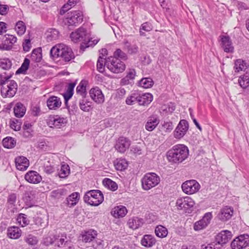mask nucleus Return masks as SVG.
<instances>
[{
    "label": "nucleus",
    "mask_w": 249,
    "mask_h": 249,
    "mask_svg": "<svg viewBox=\"0 0 249 249\" xmlns=\"http://www.w3.org/2000/svg\"><path fill=\"white\" fill-rule=\"evenodd\" d=\"M44 243L46 246L52 245L55 242V234L50 235L44 238Z\"/></svg>",
    "instance_id": "63"
},
{
    "label": "nucleus",
    "mask_w": 249,
    "mask_h": 249,
    "mask_svg": "<svg viewBox=\"0 0 249 249\" xmlns=\"http://www.w3.org/2000/svg\"><path fill=\"white\" fill-rule=\"evenodd\" d=\"M154 82L151 78H142L139 83L140 86L144 88L147 89L151 88L153 85Z\"/></svg>",
    "instance_id": "45"
},
{
    "label": "nucleus",
    "mask_w": 249,
    "mask_h": 249,
    "mask_svg": "<svg viewBox=\"0 0 249 249\" xmlns=\"http://www.w3.org/2000/svg\"><path fill=\"white\" fill-rule=\"evenodd\" d=\"M103 184L106 187L112 191L116 190L118 188L117 183L108 178H106L103 180Z\"/></svg>",
    "instance_id": "47"
},
{
    "label": "nucleus",
    "mask_w": 249,
    "mask_h": 249,
    "mask_svg": "<svg viewBox=\"0 0 249 249\" xmlns=\"http://www.w3.org/2000/svg\"><path fill=\"white\" fill-rule=\"evenodd\" d=\"M153 100V95L149 93H142L139 92L138 103L141 106L149 104Z\"/></svg>",
    "instance_id": "25"
},
{
    "label": "nucleus",
    "mask_w": 249,
    "mask_h": 249,
    "mask_svg": "<svg viewBox=\"0 0 249 249\" xmlns=\"http://www.w3.org/2000/svg\"><path fill=\"white\" fill-rule=\"evenodd\" d=\"M79 106L81 110L84 111H89L91 109L90 103L85 99H82L79 102Z\"/></svg>",
    "instance_id": "55"
},
{
    "label": "nucleus",
    "mask_w": 249,
    "mask_h": 249,
    "mask_svg": "<svg viewBox=\"0 0 249 249\" xmlns=\"http://www.w3.org/2000/svg\"><path fill=\"white\" fill-rule=\"evenodd\" d=\"M34 192L33 191H28L25 192L23 199L27 207H31L34 205L33 201L34 198Z\"/></svg>",
    "instance_id": "32"
},
{
    "label": "nucleus",
    "mask_w": 249,
    "mask_h": 249,
    "mask_svg": "<svg viewBox=\"0 0 249 249\" xmlns=\"http://www.w3.org/2000/svg\"><path fill=\"white\" fill-rule=\"evenodd\" d=\"M238 83L241 88L247 89L249 86V73H246L239 77Z\"/></svg>",
    "instance_id": "34"
},
{
    "label": "nucleus",
    "mask_w": 249,
    "mask_h": 249,
    "mask_svg": "<svg viewBox=\"0 0 249 249\" xmlns=\"http://www.w3.org/2000/svg\"><path fill=\"white\" fill-rule=\"evenodd\" d=\"M12 65L11 61L8 58H3L0 60V67L3 70L10 69Z\"/></svg>",
    "instance_id": "54"
},
{
    "label": "nucleus",
    "mask_w": 249,
    "mask_h": 249,
    "mask_svg": "<svg viewBox=\"0 0 249 249\" xmlns=\"http://www.w3.org/2000/svg\"><path fill=\"white\" fill-rule=\"evenodd\" d=\"M78 1L79 0H69L68 2L65 4L60 9V14L64 15L68 10L75 5Z\"/></svg>",
    "instance_id": "40"
},
{
    "label": "nucleus",
    "mask_w": 249,
    "mask_h": 249,
    "mask_svg": "<svg viewBox=\"0 0 249 249\" xmlns=\"http://www.w3.org/2000/svg\"><path fill=\"white\" fill-rule=\"evenodd\" d=\"M156 235L160 238H164L168 234L167 229L161 225L157 226L155 230Z\"/></svg>",
    "instance_id": "39"
},
{
    "label": "nucleus",
    "mask_w": 249,
    "mask_h": 249,
    "mask_svg": "<svg viewBox=\"0 0 249 249\" xmlns=\"http://www.w3.org/2000/svg\"><path fill=\"white\" fill-rule=\"evenodd\" d=\"M10 77L11 76L5 77L3 84L1 85L0 92L4 98L13 97L17 91L18 85L15 81L9 80Z\"/></svg>",
    "instance_id": "5"
},
{
    "label": "nucleus",
    "mask_w": 249,
    "mask_h": 249,
    "mask_svg": "<svg viewBox=\"0 0 249 249\" xmlns=\"http://www.w3.org/2000/svg\"><path fill=\"white\" fill-rule=\"evenodd\" d=\"M221 46L224 51L226 53H232L234 47L230 37L229 36H223L221 37Z\"/></svg>",
    "instance_id": "21"
},
{
    "label": "nucleus",
    "mask_w": 249,
    "mask_h": 249,
    "mask_svg": "<svg viewBox=\"0 0 249 249\" xmlns=\"http://www.w3.org/2000/svg\"><path fill=\"white\" fill-rule=\"evenodd\" d=\"M67 236L66 234H61V235L55 234V245L59 248L64 247L65 242L67 241Z\"/></svg>",
    "instance_id": "36"
},
{
    "label": "nucleus",
    "mask_w": 249,
    "mask_h": 249,
    "mask_svg": "<svg viewBox=\"0 0 249 249\" xmlns=\"http://www.w3.org/2000/svg\"><path fill=\"white\" fill-rule=\"evenodd\" d=\"M189 155L188 147L183 144L175 145L167 153V159L174 163L182 162Z\"/></svg>",
    "instance_id": "2"
},
{
    "label": "nucleus",
    "mask_w": 249,
    "mask_h": 249,
    "mask_svg": "<svg viewBox=\"0 0 249 249\" xmlns=\"http://www.w3.org/2000/svg\"><path fill=\"white\" fill-rule=\"evenodd\" d=\"M92 246L94 249H103L104 247L103 241L100 239L93 240L92 242Z\"/></svg>",
    "instance_id": "62"
},
{
    "label": "nucleus",
    "mask_w": 249,
    "mask_h": 249,
    "mask_svg": "<svg viewBox=\"0 0 249 249\" xmlns=\"http://www.w3.org/2000/svg\"><path fill=\"white\" fill-rule=\"evenodd\" d=\"M55 168L51 164L49 161H47L44 165V172L48 174H51L54 172Z\"/></svg>",
    "instance_id": "59"
},
{
    "label": "nucleus",
    "mask_w": 249,
    "mask_h": 249,
    "mask_svg": "<svg viewBox=\"0 0 249 249\" xmlns=\"http://www.w3.org/2000/svg\"><path fill=\"white\" fill-rule=\"evenodd\" d=\"M79 194L77 192L72 193L67 198V204L69 207L75 205L79 200Z\"/></svg>",
    "instance_id": "33"
},
{
    "label": "nucleus",
    "mask_w": 249,
    "mask_h": 249,
    "mask_svg": "<svg viewBox=\"0 0 249 249\" xmlns=\"http://www.w3.org/2000/svg\"><path fill=\"white\" fill-rule=\"evenodd\" d=\"M181 188L184 193L188 195H192L199 190L200 185L196 180L192 179L187 180L183 183Z\"/></svg>",
    "instance_id": "11"
},
{
    "label": "nucleus",
    "mask_w": 249,
    "mask_h": 249,
    "mask_svg": "<svg viewBox=\"0 0 249 249\" xmlns=\"http://www.w3.org/2000/svg\"><path fill=\"white\" fill-rule=\"evenodd\" d=\"M17 199V195L15 193H11L7 198V203L11 205L15 206Z\"/></svg>",
    "instance_id": "60"
},
{
    "label": "nucleus",
    "mask_w": 249,
    "mask_h": 249,
    "mask_svg": "<svg viewBox=\"0 0 249 249\" xmlns=\"http://www.w3.org/2000/svg\"><path fill=\"white\" fill-rule=\"evenodd\" d=\"M114 166L117 170L123 171L127 167L128 163L124 159H117L114 162Z\"/></svg>",
    "instance_id": "42"
},
{
    "label": "nucleus",
    "mask_w": 249,
    "mask_h": 249,
    "mask_svg": "<svg viewBox=\"0 0 249 249\" xmlns=\"http://www.w3.org/2000/svg\"><path fill=\"white\" fill-rule=\"evenodd\" d=\"M60 99L57 96H52L47 100V106L50 110H56L61 106Z\"/></svg>",
    "instance_id": "23"
},
{
    "label": "nucleus",
    "mask_w": 249,
    "mask_h": 249,
    "mask_svg": "<svg viewBox=\"0 0 249 249\" xmlns=\"http://www.w3.org/2000/svg\"><path fill=\"white\" fill-rule=\"evenodd\" d=\"M15 164L17 169L24 171L29 166V160L24 156H19L15 159Z\"/></svg>",
    "instance_id": "22"
},
{
    "label": "nucleus",
    "mask_w": 249,
    "mask_h": 249,
    "mask_svg": "<svg viewBox=\"0 0 249 249\" xmlns=\"http://www.w3.org/2000/svg\"><path fill=\"white\" fill-rule=\"evenodd\" d=\"M66 195V190L63 189H58L53 191L51 193V196L55 199H60Z\"/></svg>",
    "instance_id": "48"
},
{
    "label": "nucleus",
    "mask_w": 249,
    "mask_h": 249,
    "mask_svg": "<svg viewBox=\"0 0 249 249\" xmlns=\"http://www.w3.org/2000/svg\"><path fill=\"white\" fill-rule=\"evenodd\" d=\"M212 218V214L210 212L206 213L202 218L194 224V229L196 231L206 228L210 224Z\"/></svg>",
    "instance_id": "13"
},
{
    "label": "nucleus",
    "mask_w": 249,
    "mask_h": 249,
    "mask_svg": "<svg viewBox=\"0 0 249 249\" xmlns=\"http://www.w3.org/2000/svg\"><path fill=\"white\" fill-rule=\"evenodd\" d=\"M70 37L74 42L83 41L80 46L81 50L83 51H84L86 48L94 46L99 40V39L92 40V38H89V35L87 30L82 27L79 28L75 32H72Z\"/></svg>",
    "instance_id": "1"
},
{
    "label": "nucleus",
    "mask_w": 249,
    "mask_h": 249,
    "mask_svg": "<svg viewBox=\"0 0 249 249\" xmlns=\"http://www.w3.org/2000/svg\"><path fill=\"white\" fill-rule=\"evenodd\" d=\"M41 48H37L33 50L31 55V59L36 62H40L42 58Z\"/></svg>",
    "instance_id": "43"
},
{
    "label": "nucleus",
    "mask_w": 249,
    "mask_h": 249,
    "mask_svg": "<svg viewBox=\"0 0 249 249\" xmlns=\"http://www.w3.org/2000/svg\"><path fill=\"white\" fill-rule=\"evenodd\" d=\"M113 57H115L116 58H118L122 59L123 60L127 59V55L123 52L121 49H117L114 53V56Z\"/></svg>",
    "instance_id": "58"
},
{
    "label": "nucleus",
    "mask_w": 249,
    "mask_h": 249,
    "mask_svg": "<svg viewBox=\"0 0 249 249\" xmlns=\"http://www.w3.org/2000/svg\"><path fill=\"white\" fill-rule=\"evenodd\" d=\"M156 243L155 237L150 234L144 235L141 240V244L142 246L146 248H151Z\"/></svg>",
    "instance_id": "30"
},
{
    "label": "nucleus",
    "mask_w": 249,
    "mask_h": 249,
    "mask_svg": "<svg viewBox=\"0 0 249 249\" xmlns=\"http://www.w3.org/2000/svg\"><path fill=\"white\" fill-rule=\"evenodd\" d=\"M139 92L135 91L126 99L125 103L128 105H132L138 103Z\"/></svg>",
    "instance_id": "46"
},
{
    "label": "nucleus",
    "mask_w": 249,
    "mask_h": 249,
    "mask_svg": "<svg viewBox=\"0 0 249 249\" xmlns=\"http://www.w3.org/2000/svg\"><path fill=\"white\" fill-rule=\"evenodd\" d=\"M33 130L31 123L26 122L23 126V136L25 138H29L32 136Z\"/></svg>",
    "instance_id": "35"
},
{
    "label": "nucleus",
    "mask_w": 249,
    "mask_h": 249,
    "mask_svg": "<svg viewBox=\"0 0 249 249\" xmlns=\"http://www.w3.org/2000/svg\"><path fill=\"white\" fill-rule=\"evenodd\" d=\"M16 143V141L14 138L7 137L5 138L2 140V144L3 146L7 148H11L14 147Z\"/></svg>",
    "instance_id": "44"
},
{
    "label": "nucleus",
    "mask_w": 249,
    "mask_h": 249,
    "mask_svg": "<svg viewBox=\"0 0 249 249\" xmlns=\"http://www.w3.org/2000/svg\"><path fill=\"white\" fill-rule=\"evenodd\" d=\"M130 145V141L126 138L120 137L116 141L115 148L118 152L124 153Z\"/></svg>",
    "instance_id": "15"
},
{
    "label": "nucleus",
    "mask_w": 249,
    "mask_h": 249,
    "mask_svg": "<svg viewBox=\"0 0 249 249\" xmlns=\"http://www.w3.org/2000/svg\"><path fill=\"white\" fill-rule=\"evenodd\" d=\"M106 67L112 72L119 73L123 72L125 68L124 63L115 57L110 56L106 60Z\"/></svg>",
    "instance_id": "9"
},
{
    "label": "nucleus",
    "mask_w": 249,
    "mask_h": 249,
    "mask_svg": "<svg viewBox=\"0 0 249 249\" xmlns=\"http://www.w3.org/2000/svg\"><path fill=\"white\" fill-rule=\"evenodd\" d=\"M15 30L18 36H22L25 33L26 30V26L25 23L21 20L18 21L16 23Z\"/></svg>",
    "instance_id": "38"
},
{
    "label": "nucleus",
    "mask_w": 249,
    "mask_h": 249,
    "mask_svg": "<svg viewBox=\"0 0 249 249\" xmlns=\"http://www.w3.org/2000/svg\"><path fill=\"white\" fill-rule=\"evenodd\" d=\"M143 223V219L138 217H134L129 219L127 225L132 229L135 230L141 227Z\"/></svg>",
    "instance_id": "28"
},
{
    "label": "nucleus",
    "mask_w": 249,
    "mask_h": 249,
    "mask_svg": "<svg viewBox=\"0 0 249 249\" xmlns=\"http://www.w3.org/2000/svg\"><path fill=\"white\" fill-rule=\"evenodd\" d=\"M160 120L157 115H152L147 120L145 128L148 131H153L159 124Z\"/></svg>",
    "instance_id": "18"
},
{
    "label": "nucleus",
    "mask_w": 249,
    "mask_h": 249,
    "mask_svg": "<svg viewBox=\"0 0 249 249\" xmlns=\"http://www.w3.org/2000/svg\"><path fill=\"white\" fill-rule=\"evenodd\" d=\"M24 240L27 244L32 246L36 245L38 242L37 238L32 234L27 235Z\"/></svg>",
    "instance_id": "56"
},
{
    "label": "nucleus",
    "mask_w": 249,
    "mask_h": 249,
    "mask_svg": "<svg viewBox=\"0 0 249 249\" xmlns=\"http://www.w3.org/2000/svg\"><path fill=\"white\" fill-rule=\"evenodd\" d=\"M249 235L243 234L234 239L231 243L232 249H243L249 246Z\"/></svg>",
    "instance_id": "12"
},
{
    "label": "nucleus",
    "mask_w": 249,
    "mask_h": 249,
    "mask_svg": "<svg viewBox=\"0 0 249 249\" xmlns=\"http://www.w3.org/2000/svg\"><path fill=\"white\" fill-rule=\"evenodd\" d=\"M124 48L130 54H136L138 52L139 47L135 44H131L128 41H124Z\"/></svg>",
    "instance_id": "37"
},
{
    "label": "nucleus",
    "mask_w": 249,
    "mask_h": 249,
    "mask_svg": "<svg viewBox=\"0 0 249 249\" xmlns=\"http://www.w3.org/2000/svg\"><path fill=\"white\" fill-rule=\"evenodd\" d=\"M25 179L29 183L37 184L42 180V177L36 171L31 170L28 171L24 176Z\"/></svg>",
    "instance_id": "17"
},
{
    "label": "nucleus",
    "mask_w": 249,
    "mask_h": 249,
    "mask_svg": "<svg viewBox=\"0 0 249 249\" xmlns=\"http://www.w3.org/2000/svg\"><path fill=\"white\" fill-rule=\"evenodd\" d=\"M232 237L231 231L228 230H223L219 232L215 237V240L218 244L221 245L225 244L229 242Z\"/></svg>",
    "instance_id": "16"
},
{
    "label": "nucleus",
    "mask_w": 249,
    "mask_h": 249,
    "mask_svg": "<svg viewBox=\"0 0 249 249\" xmlns=\"http://www.w3.org/2000/svg\"><path fill=\"white\" fill-rule=\"evenodd\" d=\"M15 116L18 118L22 117L25 114L26 108L24 105L20 102H18L14 107Z\"/></svg>",
    "instance_id": "29"
},
{
    "label": "nucleus",
    "mask_w": 249,
    "mask_h": 249,
    "mask_svg": "<svg viewBox=\"0 0 249 249\" xmlns=\"http://www.w3.org/2000/svg\"><path fill=\"white\" fill-rule=\"evenodd\" d=\"M160 180V178L156 173H146L141 179L142 188L144 190L148 191L156 186Z\"/></svg>",
    "instance_id": "7"
},
{
    "label": "nucleus",
    "mask_w": 249,
    "mask_h": 249,
    "mask_svg": "<svg viewBox=\"0 0 249 249\" xmlns=\"http://www.w3.org/2000/svg\"><path fill=\"white\" fill-rule=\"evenodd\" d=\"M21 123L18 120L12 121L10 123V127L15 131H18L21 128Z\"/></svg>",
    "instance_id": "61"
},
{
    "label": "nucleus",
    "mask_w": 249,
    "mask_h": 249,
    "mask_svg": "<svg viewBox=\"0 0 249 249\" xmlns=\"http://www.w3.org/2000/svg\"><path fill=\"white\" fill-rule=\"evenodd\" d=\"M50 55L54 58L61 57L65 62H69L75 57L71 48L64 44L53 47L50 50Z\"/></svg>",
    "instance_id": "3"
},
{
    "label": "nucleus",
    "mask_w": 249,
    "mask_h": 249,
    "mask_svg": "<svg viewBox=\"0 0 249 249\" xmlns=\"http://www.w3.org/2000/svg\"><path fill=\"white\" fill-rule=\"evenodd\" d=\"M107 59L100 55L97 62V69L101 72L104 71L105 67H106Z\"/></svg>",
    "instance_id": "52"
},
{
    "label": "nucleus",
    "mask_w": 249,
    "mask_h": 249,
    "mask_svg": "<svg viewBox=\"0 0 249 249\" xmlns=\"http://www.w3.org/2000/svg\"><path fill=\"white\" fill-rule=\"evenodd\" d=\"M7 235L9 237L12 239H18L21 235V231L18 227H10L8 229Z\"/></svg>",
    "instance_id": "31"
},
{
    "label": "nucleus",
    "mask_w": 249,
    "mask_h": 249,
    "mask_svg": "<svg viewBox=\"0 0 249 249\" xmlns=\"http://www.w3.org/2000/svg\"><path fill=\"white\" fill-rule=\"evenodd\" d=\"M86 89L85 82L82 81L76 88V92L84 98L86 95Z\"/></svg>",
    "instance_id": "53"
},
{
    "label": "nucleus",
    "mask_w": 249,
    "mask_h": 249,
    "mask_svg": "<svg viewBox=\"0 0 249 249\" xmlns=\"http://www.w3.org/2000/svg\"><path fill=\"white\" fill-rule=\"evenodd\" d=\"M96 231L92 230H89L85 231L81 234L82 240L85 243H89L92 242L97 236Z\"/></svg>",
    "instance_id": "26"
},
{
    "label": "nucleus",
    "mask_w": 249,
    "mask_h": 249,
    "mask_svg": "<svg viewBox=\"0 0 249 249\" xmlns=\"http://www.w3.org/2000/svg\"><path fill=\"white\" fill-rule=\"evenodd\" d=\"M84 200L86 203L92 206H98L104 200L102 192L98 190H90L86 193Z\"/></svg>",
    "instance_id": "6"
},
{
    "label": "nucleus",
    "mask_w": 249,
    "mask_h": 249,
    "mask_svg": "<svg viewBox=\"0 0 249 249\" xmlns=\"http://www.w3.org/2000/svg\"><path fill=\"white\" fill-rule=\"evenodd\" d=\"M234 68L236 72L245 71L247 68L246 63L241 59H237L235 61Z\"/></svg>",
    "instance_id": "41"
},
{
    "label": "nucleus",
    "mask_w": 249,
    "mask_h": 249,
    "mask_svg": "<svg viewBox=\"0 0 249 249\" xmlns=\"http://www.w3.org/2000/svg\"><path fill=\"white\" fill-rule=\"evenodd\" d=\"M152 29L151 24L148 22H145L143 23L140 28V33L141 36H144L145 33L142 31H144L146 32L150 31Z\"/></svg>",
    "instance_id": "57"
},
{
    "label": "nucleus",
    "mask_w": 249,
    "mask_h": 249,
    "mask_svg": "<svg viewBox=\"0 0 249 249\" xmlns=\"http://www.w3.org/2000/svg\"><path fill=\"white\" fill-rule=\"evenodd\" d=\"M70 167L68 164H64L61 166V169L59 172V176L61 178H65L70 174Z\"/></svg>",
    "instance_id": "50"
},
{
    "label": "nucleus",
    "mask_w": 249,
    "mask_h": 249,
    "mask_svg": "<svg viewBox=\"0 0 249 249\" xmlns=\"http://www.w3.org/2000/svg\"><path fill=\"white\" fill-rule=\"evenodd\" d=\"M189 128V124L187 121L181 120L174 131V137L180 139L186 133Z\"/></svg>",
    "instance_id": "14"
},
{
    "label": "nucleus",
    "mask_w": 249,
    "mask_h": 249,
    "mask_svg": "<svg viewBox=\"0 0 249 249\" xmlns=\"http://www.w3.org/2000/svg\"><path fill=\"white\" fill-rule=\"evenodd\" d=\"M111 214L115 218L124 217L127 213L125 207L122 205L115 207L111 211Z\"/></svg>",
    "instance_id": "27"
},
{
    "label": "nucleus",
    "mask_w": 249,
    "mask_h": 249,
    "mask_svg": "<svg viewBox=\"0 0 249 249\" xmlns=\"http://www.w3.org/2000/svg\"><path fill=\"white\" fill-rule=\"evenodd\" d=\"M83 18V14L82 11H72L67 13L63 19V22L69 28H73L82 22Z\"/></svg>",
    "instance_id": "4"
},
{
    "label": "nucleus",
    "mask_w": 249,
    "mask_h": 249,
    "mask_svg": "<svg viewBox=\"0 0 249 249\" xmlns=\"http://www.w3.org/2000/svg\"><path fill=\"white\" fill-rule=\"evenodd\" d=\"M233 210L231 207H225L221 209L217 214L218 219L222 221L229 220L233 215Z\"/></svg>",
    "instance_id": "20"
},
{
    "label": "nucleus",
    "mask_w": 249,
    "mask_h": 249,
    "mask_svg": "<svg viewBox=\"0 0 249 249\" xmlns=\"http://www.w3.org/2000/svg\"><path fill=\"white\" fill-rule=\"evenodd\" d=\"M203 249H221V245L216 242H213L205 246Z\"/></svg>",
    "instance_id": "64"
},
{
    "label": "nucleus",
    "mask_w": 249,
    "mask_h": 249,
    "mask_svg": "<svg viewBox=\"0 0 249 249\" xmlns=\"http://www.w3.org/2000/svg\"><path fill=\"white\" fill-rule=\"evenodd\" d=\"M17 220L19 224L22 227L28 225L29 223L27 216L23 213L19 214Z\"/></svg>",
    "instance_id": "49"
},
{
    "label": "nucleus",
    "mask_w": 249,
    "mask_h": 249,
    "mask_svg": "<svg viewBox=\"0 0 249 249\" xmlns=\"http://www.w3.org/2000/svg\"><path fill=\"white\" fill-rule=\"evenodd\" d=\"M5 39L3 41L2 46V49L5 50H10L12 49L13 45L17 42L16 36L9 34L5 36Z\"/></svg>",
    "instance_id": "24"
},
{
    "label": "nucleus",
    "mask_w": 249,
    "mask_h": 249,
    "mask_svg": "<svg viewBox=\"0 0 249 249\" xmlns=\"http://www.w3.org/2000/svg\"><path fill=\"white\" fill-rule=\"evenodd\" d=\"M195 204L194 200L187 196L178 198L176 206L178 210L182 211L185 213H190L193 211Z\"/></svg>",
    "instance_id": "8"
},
{
    "label": "nucleus",
    "mask_w": 249,
    "mask_h": 249,
    "mask_svg": "<svg viewBox=\"0 0 249 249\" xmlns=\"http://www.w3.org/2000/svg\"><path fill=\"white\" fill-rule=\"evenodd\" d=\"M90 96L96 103L101 104L104 101V96L101 90L98 87L92 88L89 91Z\"/></svg>",
    "instance_id": "19"
},
{
    "label": "nucleus",
    "mask_w": 249,
    "mask_h": 249,
    "mask_svg": "<svg viewBox=\"0 0 249 249\" xmlns=\"http://www.w3.org/2000/svg\"><path fill=\"white\" fill-rule=\"evenodd\" d=\"M30 64V60L28 58H25L21 66L17 71L16 74L25 73L28 69Z\"/></svg>",
    "instance_id": "51"
},
{
    "label": "nucleus",
    "mask_w": 249,
    "mask_h": 249,
    "mask_svg": "<svg viewBox=\"0 0 249 249\" xmlns=\"http://www.w3.org/2000/svg\"><path fill=\"white\" fill-rule=\"evenodd\" d=\"M68 122L66 118L58 115H50L46 120L47 125L53 128H60L66 125Z\"/></svg>",
    "instance_id": "10"
}]
</instances>
